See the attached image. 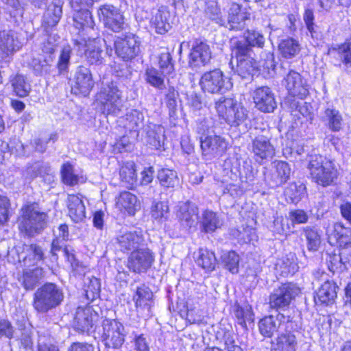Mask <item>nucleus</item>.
Instances as JSON below:
<instances>
[{"instance_id":"obj_1","label":"nucleus","mask_w":351,"mask_h":351,"mask_svg":"<svg viewBox=\"0 0 351 351\" xmlns=\"http://www.w3.org/2000/svg\"><path fill=\"white\" fill-rule=\"evenodd\" d=\"M62 289L55 283L46 282L34 293L32 306L38 313H47L60 306L64 300Z\"/></svg>"},{"instance_id":"obj_2","label":"nucleus","mask_w":351,"mask_h":351,"mask_svg":"<svg viewBox=\"0 0 351 351\" xmlns=\"http://www.w3.org/2000/svg\"><path fill=\"white\" fill-rule=\"evenodd\" d=\"M22 213L19 228L26 236L34 237L40 233L46 227L47 215L40 210L37 204L23 207Z\"/></svg>"},{"instance_id":"obj_3","label":"nucleus","mask_w":351,"mask_h":351,"mask_svg":"<svg viewBox=\"0 0 351 351\" xmlns=\"http://www.w3.org/2000/svg\"><path fill=\"white\" fill-rule=\"evenodd\" d=\"M308 169L312 180L322 186L330 185L338 176V170L334 162L322 156L312 157Z\"/></svg>"},{"instance_id":"obj_4","label":"nucleus","mask_w":351,"mask_h":351,"mask_svg":"<svg viewBox=\"0 0 351 351\" xmlns=\"http://www.w3.org/2000/svg\"><path fill=\"white\" fill-rule=\"evenodd\" d=\"M97 101L104 114L119 115L122 110L123 99L117 83L111 82L103 86L97 95Z\"/></svg>"},{"instance_id":"obj_5","label":"nucleus","mask_w":351,"mask_h":351,"mask_svg":"<svg viewBox=\"0 0 351 351\" xmlns=\"http://www.w3.org/2000/svg\"><path fill=\"white\" fill-rule=\"evenodd\" d=\"M215 109L219 116L232 126L241 125L247 117V110L232 98L221 97L215 102Z\"/></svg>"},{"instance_id":"obj_6","label":"nucleus","mask_w":351,"mask_h":351,"mask_svg":"<svg viewBox=\"0 0 351 351\" xmlns=\"http://www.w3.org/2000/svg\"><path fill=\"white\" fill-rule=\"evenodd\" d=\"M199 85L204 93L223 94L232 87L230 78L226 77L219 69L205 72L201 77Z\"/></svg>"},{"instance_id":"obj_7","label":"nucleus","mask_w":351,"mask_h":351,"mask_svg":"<svg viewBox=\"0 0 351 351\" xmlns=\"http://www.w3.org/2000/svg\"><path fill=\"white\" fill-rule=\"evenodd\" d=\"M141 44L139 37L132 33L117 36L114 42L115 53L123 61H131L140 54Z\"/></svg>"},{"instance_id":"obj_8","label":"nucleus","mask_w":351,"mask_h":351,"mask_svg":"<svg viewBox=\"0 0 351 351\" xmlns=\"http://www.w3.org/2000/svg\"><path fill=\"white\" fill-rule=\"evenodd\" d=\"M101 338L106 347L119 349L125 341L124 326L117 319H105L103 321Z\"/></svg>"},{"instance_id":"obj_9","label":"nucleus","mask_w":351,"mask_h":351,"mask_svg":"<svg viewBox=\"0 0 351 351\" xmlns=\"http://www.w3.org/2000/svg\"><path fill=\"white\" fill-rule=\"evenodd\" d=\"M300 289L291 283L282 284L274 289L269 297V307L276 311L285 310L299 293Z\"/></svg>"},{"instance_id":"obj_10","label":"nucleus","mask_w":351,"mask_h":351,"mask_svg":"<svg viewBox=\"0 0 351 351\" xmlns=\"http://www.w3.org/2000/svg\"><path fill=\"white\" fill-rule=\"evenodd\" d=\"M282 85L286 88L288 94L293 97L303 99L309 94V85L307 80L293 69H290L284 76Z\"/></svg>"},{"instance_id":"obj_11","label":"nucleus","mask_w":351,"mask_h":351,"mask_svg":"<svg viewBox=\"0 0 351 351\" xmlns=\"http://www.w3.org/2000/svg\"><path fill=\"white\" fill-rule=\"evenodd\" d=\"M97 15L104 26L114 32H120L125 29L124 16L118 8L110 4L102 5L97 10Z\"/></svg>"},{"instance_id":"obj_12","label":"nucleus","mask_w":351,"mask_h":351,"mask_svg":"<svg viewBox=\"0 0 351 351\" xmlns=\"http://www.w3.org/2000/svg\"><path fill=\"white\" fill-rule=\"evenodd\" d=\"M228 142L221 136L210 134L200 138V147L203 156L206 160L221 156L227 149Z\"/></svg>"},{"instance_id":"obj_13","label":"nucleus","mask_w":351,"mask_h":351,"mask_svg":"<svg viewBox=\"0 0 351 351\" xmlns=\"http://www.w3.org/2000/svg\"><path fill=\"white\" fill-rule=\"evenodd\" d=\"M154 261L153 252L147 247H138L128 258V267L134 273L146 272Z\"/></svg>"},{"instance_id":"obj_14","label":"nucleus","mask_w":351,"mask_h":351,"mask_svg":"<svg viewBox=\"0 0 351 351\" xmlns=\"http://www.w3.org/2000/svg\"><path fill=\"white\" fill-rule=\"evenodd\" d=\"M198 215L199 209L195 204L186 201L180 202L178 205L176 216L183 228L187 230H195L199 221Z\"/></svg>"},{"instance_id":"obj_15","label":"nucleus","mask_w":351,"mask_h":351,"mask_svg":"<svg viewBox=\"0 0 351 351\" xmlns=\"http://www.w3.org/2000/svg\"><path fill=\"white\" fill-rule=\"evenodd\" d=\"M212 58L210 46L202 41H196L193 45L189 55V66L197 71L207 65Z\"/></svg>"},{"instance_id":"obj_16","label":"nucleus","mask_w":351,"mask_h":351,"mask_svg":"<svg viewBox=\"0 0 351 351\" xmlns=\"http://www.w3.org/2000/svg\"><path fill=\"white\" fill-rule=\"evenodd\" d=\"M252 98L255 107L263 112H272L277 107L274 93L267 86L256 88L252 93Z\"/></svg>"},{"instance_id":"obj_17","label":"nucleus","mask_w":351,"mask_h":351,"mask_svg":"<svg viewBox=\"0 0 351 351\" xmlns=\"http://www.w3.org/2000/svg\"><path fill=\"white\" fill-rule=\"evenodd\" d=\"M252 152L259 162L271 159L275 155V148L270 142V138L264 134H257L252 139Z\"/></svg>"},{"instance_id":"obj_18","label":"nucleus","mask_w":351,"mask_h":351,"mask_svg":"<svg viewBox=\"0 0 351 351\" xmlns=\"http://www.w3.org/2000/svg\"><path fill=\"white\" fill-rule=\"evenodd\" d=\"M250 20V13L245 8L236 3H232L228 10V23L226 27L234 31L243 29L247 22Z\"/></svg>"},{"instance_id":"obj_19","label":"nucleus","mask_w":351,"mask_h":351,"mask_svg":"<svg viewBox=\"0 0 351 351\" xmlns=\"http://www.w3.org/2000/svg\"><path fill=\"white\" fill-rule=\"evenodd\" d=\"M93 86L94 82L89 69L85 66L78 67L75 75L74 84L72 85V92L75 95L82 94L86 96Z\"/></svg>"},{"instance_id":"obj_20","label":"nucleus","mask_w":351,"mask_h":351,"mask_svg":"<svg viewBox=\"0 0 351 351\" xmlns=\"http://www.w3.org/2000/svg\"><path fill=\"white\" fill-rule=\"evenodd\" d=\"M117 244L121 252L134 251L143 245L144 239L141 231L121 230L117 237Z\"/></svg>"},{"instance_id":"obj_21","label":"nucleus","mask_w":351,"mask_h":351,"mask_svg":"<svg viewBox=\"0 0 351 351\" xmlns=\"http://www.w3.org/2000/svg\"><path fill=\"white\" fill-rule=\"evenodd\" d=\"M22 47L16 34L12 30L0 32V58L5 59L12 56Z\"/></svg>"},{"instance_id":"obj_22","label":"nucleus","mask_w":351,"mask_h":351,"mask_svg":"<svg viewBox=\"0 0 351 351\" xmlns=\"http://www.w3.org/2000/svg\"><path fill=\"white\" fill-rule=\"evenodd\" d=\"M289 322H291V317L282 313H278L276 316H267L259 321V330L264 337H271L278 330L282 324Z\"/></svg>"},{"instance_id":"obj_23","label":"nucleus","mask_w":351,"mask_h":351,"mask_svg":"<svg viewBox=\"0 0 351 351\" xmlns=\"http://www.w3.org/2000/svg\"><path fill=\"white\" fill-rule=\"evenodd\" d=\"M97 318L96 313L90 306L78 307L73 321L74 328L80 332H88L93 326Z\"/></svg>"},{"instance_id":"obj_24","label":"nucleus","mask_w":351,"mask_h":351,"mask_svg":"<svg viewBox=\"0 0 351 351\" xmlns=\"http://www.w3.org/2000/svg\"><path fill=\"white\" fill-rule=\"evenodd\" d=\"M62 5L63 0H53L48 6L43 16L42 27L44 32H49L55 30L54 28L62 16Z\"/></svg>"},{"instance_id":"obj_25","label":"nucleus","mask_w":351,"mask_h":351,"mask_svg":"<svg viewBox=\"0 0 351 351\" xmlns=\"http://www.w3.org/2000/svg\"><path fill=\"white\" fill-rule=\"evenodd\" d=\"M100 39H94L87 44L84 40L79 41L74 40V45L78 46L79 50L81 47L85 51V56L87 60L91 64H101L104 62V58L102 56V50L100 47Z\"/></svg>"},{"instance_id":"obj_26","label":"nucleus","mask_w":351,"mask_h":351,"mask_svg":"<svg viewBox=\"0 0 351 351\" xmlns=\"http://www.w3.org/2000/svg\"><path fill=\"white\" fill-rule=\"evenodd\" d=\"M66 206L69 216L73 221L79 223L84 220L86 208L81 195H68Z\"/></svg>"},{"instance_id":"obj_27","label":"nucleus","mask_w":351,"mask_h":351,"mask_svg":"<svg viewBox=\"0 0 351 351\" xmlns=\"http://www.w3.org/2000/svg\"><path fill=\"white\" fill-rule=\"evenodd\" d=\"M116 206L120 211L129 215H134L141 208L140 201L137 197L129 191H123L119 194L117 198Z\"/></svg>"},{"instance_id":"obj_28","label":"nucleus","mask_w":351,"mask_h":351,"mask_svg":"<svg viewBox=\"0 0 351 351\" xmlns=\"http://www.w3.org/2000/svg\"><path fill=\"white\" fill-rule=\"evenodd\" d=\"M338 289L335 282L326 280L317 291L315 297V302L326 305L332 304L337 298Z\"/></svg>"},{"instance_id":"obj_29","label":"nucleus","mask_w":351,"mask_h":351,"mask_svg":"<svg viewBox=\"0 0 351 351\" xmlns=\"http://www.w3.org/2000/svg\"><path fill=\"white\" fill-rule=\"evenodd\" d=\"M171 14L166 7L162 6L153 14L151 24L156 32L160 34H164L171 27L170 23Z\"/></svg>"},{"instance_id":"obj_30","label":"nucleus","mask_w":351,"mask_h":351,"mask_svg":"<svg viewBox=\"0 0 351 351\" xmlns=\"http://www.w3.org/2000/svg\"><path fill=\"white\" fill-rule=\"evenodd\" d=\"M291 168L289 164L284 161H275L274 169L271 173L270 184L272 187H277L286 183L289 179Z\"/></svg>"},{"instance_id":"obj_31","label":"nucleus","mask_w":351,"mask_h":351,"mask_svg":"<svg viewBox=\"0 0 351 351\" xmlns=\"http://www.w3.org/2000/svg\"><path fill=\"white\" fill-rule=\"evenodd\" d=\"M43 277V270L41 267L24 269L18 280L21 285L27 291L33 290Z\"/></svg>"},{"instance_id":"obj_32","label":"nucleus","mask_w":351,"mask_h":351,"mask_svg":"<svg viewBox=\"0 0 351 351\" xmlns=\"http://www.w3.org/2000/svg\"><path fill=\"white\" fill-rule=\"evenodd\" d=\"M53 60L54 56L51 55L47 56L44 55L32 56L28 62V66L35 75H43L49 73Z\"/></svg>"},{"instance_id":"obj_33","label":"nucleus","mask_w":351,"mask_h":351,"mask_svg":"<svg viewBox=\"0 0 351 351\" xmlns=\"http://www.w3.org/2000/svg\"><path fill=\"white\" fill-rule=\"evenodd\" d=\"M152 298L153 293L149 287L145 285L138 287L134 297L137 310L146 311L149 315L153 304Z\"/></svg>"},{"instance_id":"obj_34","label":"nucleus","mask_w":351,"mask_h":351,"mask_svg":"<svg viewBox=\"0 0 351 351\" xmlns=\"http://www.w3.org/2000/svg\"><path fill=\"white\" fill-rule=\"evenodd\" d=\"M222 224L223 221L217 213L210 210L203 211L200 219L202 231L206 233L213 232L217 229L220 228Z\"/></svg>"},{"instance_id":"obj_35","label":"nucleus","mask_w":351,"mask_h":351,"mask_svg":"<svg viewBox=\"0 0 351 351\" xmlns=\"http://www.w3.org/2000/svg\"><path fill=\"white\" fill-rule=\"evenodd\" d=\"M297 346L295 335L291 332H287L282 333L276 339L271 351H296Z\"/></svg>"},{"instance_id":"obj_36","label":"nucleus","mask_w":351,"mask_h":351,"mask_svg":"<svg viewBox=\"0 0 351 351\" xmlns=\"http://www.w3.org/2000/svg\"><path fill=\"white\" fill-rule=\"evenodd\" d=\"M335 239L340 247L346 246L351 243V228L345 227L341 223L334 224L333 230L329 239Z\"/></svg>"},{"instance_id":"obj_37","label":"nucleus","mask_w":351,"mask_h":351,"mask_svg":"<svg viewBox=\"0 0 351 351\" xmlns=\"http://www.w3.org/2000/svg\"><path fill=\"white\" fill-rule=\"evenodd\" d=\"M322 120L332 131L341 130L343 119L340 112L333 107H328L322 115Z\"/></svg>"},{"instance_id":"obj_38","label":"nucleus","mask_w":351,"mask_h":351,"mask_svg":"<svg viewBox=\"0 0 351 351\" xmlns=\"http://www.w3.org/2000/svg\"><path fill=\"white\" fill-rule=\"evenodd\" d=\"M280 55L287 59L293 58L300 51L299 42L293 38H287L280 40L278 44Z\"/></svg>"},{"instance_id":"obj_39","label":"nucleus","mask_w":351,"mask_h":351,"mask_svg":"<svg viewBox=\"0 0 351 351\" xmlns=\"http://www.w3.org/2000/svg\"><path fill=\"white\" fill-rule=\"evenodd\" d=\"M165 128L159 125L149 127L147 131V143L155 149H159L164 144Z\"/></svg>"},{"instance_id":"obj_40","label":"nucleus","mask_w":351,"mask_h":351,"mask_svg":"<svg viewBox=\"0 0 351 351\" xmlns=\"http://www.w3.org/2000/svg\"><path fill=\"white\" fill-rule=\"evenodd\" d=\"M237 60L235 72L242 78L246 79L252 76L257 69V63L254 58L239 59Z\"/></svg>"},{"instance_id":"obj_41","label":"nucleus","mask_w":351,"mask_h":351,"mask_svg":"<svg viewBox=\"0 0 351 351\" xmlns=\"http://www.w3.org/2000/svg\"><path fill=\"white\" fill-rule=\"evenodd\" d=\"M196 263L206 271H212L215 269L217 259L213 252L200 248L196 257Z\"/></svg>"},{"instance_id":"obj_42","label":"nucleus","mask_w":351,"mask_h":351,"mask_svg":"<svg viewBox=\"0 0 351 351\" xmlns=\"http://www.w3.org/2000/svg\"><path fill=\"white\" fill-rule=\"evenodd\" d=\"M74 26L77 29H81L85 27L93 28L95 23L88 9L81 8L79 10H74Z\"/></svg>"},{"instance_id":"obj_43","label":"nucleus","mask_w":351,"mask_h":351,"mask_svg":"<svg viewBox=\"0 0 351 351\" xmlns=\"http://www.w3.org/2000/svg\"><path fill=\"white\" fill-rule=\"evenodd\" d=\"M55 30L49 31V32H45V34L42 36V40L40 43V48L43 53L53 56V53L56 50L58 45L60 37Z\"/></svg>"},{"instance_id":"obj_44","label":"nucleus","mask_w":351,"mask_h":351,"mask_svg":"<svg viewBox=\"0 0 351 351\" xmlns=\"http://www.w3.org/2000/svg\"><path fill=\"white\" fill-rule=\"evenodd\" d=\"M157 178L165 188H174L178 185L179 179L177 173L169 169H161L158 171Z\"/></svg>"},{"instance_id":"obj_45","label":"nucleus","mask_w":351,"mask_h":351,"mask_svg":"<svg viewBox=\"0 0 351 351\" xmlns=\"http://www.w3.org/2000/svg\"><path fill=\"white\" fill-rule=\"evenodd\" d=\"M329 53H337L344 65L351 67V40L330 48Z\"/></svg>"},{"instance_id":"obj_46","label":"nucleus","mask_w":351,"mask_h":351,"mask_svg":"<svg viewBox=\"0 0 351 351\" xmlns=\"http://www.w3.org/2000/svg\"><path fill=\"white\" fill-rule=\"evenodd\" d=\"M119 175L121 180L128 185H134L137 180L135 164L133 161H128L120 168Z\"/></svg>"},{"instance_id":"obj_47","label":"nucleus","mask_w":351,"mask_h":351,"mask_svg":"<svg viewBox=\"0 0 351 351\" xmlns=\"http://www.w3.org/2000/svg\"><path fill=\"white\" fill-rule=\"evenodd\" d=\"M10 82L14 91L19 97H24L28 95L31 86L24 75L16 74L12 77Z\"/></svg>"},{"instance_id":"obj_48","label":"nucleus","mask_w":351,"mask_h":351,"mask_svg":"<svg viewBox=\"0 0 351 351\" xmlns=\"http://www.w3.org/2000/svg\"><path fill=\"white\" fill-rule=\"evenodd\" d=\"M165 75H166L165 73L155 68H149L145 71V80L154 88L162 89L165 88Z\"/></svg>"},{"instance_id":"obj_49","label":"nucleus","mask_w":351,"mask_h":351,"mask_svg":"<svg viewBox=\"0 0 351 351\" xmlns=\"http://www.w3.org/2000/svg\"><path fill=\"white\" fill-rule=\"evenodd\" d=\"M143 119L142 112L137 110H132L126 114L125 127L130 130H137L143 125Z\"/></svg>"},{"instance_id":"obj_50","label":"nucleus","mask_w":351,"mask_h":351,"mask_svg":"<svg viewBox=\"0 0 351 351\" xmlns=\"http://www.w3.org/2000/svg\"><path fill=\"white\" fill-rule=\"evenodd\" d=\"M221 260L224 267L232 274L239 271V256L235 252H228L221 256Z\"/></svg>"},{"instance_id":"obj_51","label":"nucleus","mask_w":351,"mask_h":351,"mask_svg":"<svg viewBox=\"0 0 351 351\" xmlns=\"http://www.w3.org/2000/svg\"><path fill=\"white\" fill-rule=\"evenodd\" d=\"M304 235L307 241L308 250L317 251L321 243L320 235L317 230L307 227L304 229Z\"/></svg>"},{"instance_id":"obj_52","label":"nucleus","mask_w":351,"mask_h":351,"mask_svg":"<svg viewBox=\"0 0 351 351\" xmlns=\"http://www.w3.org/2000/svg\"><path fill=\"white\" fill-rule=\"evenodd\" d=\"M250 51L251 47L245 40H236L233 43L232 54L236 60L251 57L250 55Z\"/></svg>"},{"instance_id":"obj_53","label":"nucleus","mask_w":351,"mask_h":351,"mask_svg":"<svg viewBox=\"0 0 351 351\" xmlns=\"http://www.w3.org/2000/svg\"><path fill=\"white\" fill-rule=\"evenodd\" d=\"M86 282V295L88 300H94L99 296L101 291L100 280L95 278L92 277L87 278Z\"/></svg>"},{"instance_id":"obj_54","label":"nucleus","mask_w":351,"mask_h":351,"mask_svg":"<svg viewBox=\"0 0 351 351\" xmlns=\"http://www.w3.org/2000/svg\"><path fill=\"white\" fill-rule=\"evenodd\" d=\"M72 49L70 46L64 47L60 53L57 63V68L60 74L66 73L70 65L71 55Z\"/></svg>"},{"instance_id":"obj_55","label":"nucleus","mask_w":351,"mask_h":351,"mask_svg":"<svg viewBox=\"0 0 351 351\" xmlns=\"http://www.w3.org/2000/svg\"><path fill=\"white\" fill-rule=\"evenodd\" d=\"M61 175L63 182L67 185L74 186L78 182V177L74 174L73 167L69 162L62 165Z\"/></svg>"},{"instance_id":"obj_56","label":"nucleus","mask_w":351,"mask_h":351,"mask_svg":"<svg viewBox=\"0 0 351 351\" xmlns=\"http://www.w3.org/2000/svg\"><path fill=\"white\" fill-rule=\"evenodd\" d=\"M3 2L6 4L10 10H9L10 15L18 21L21 19L23 16V0H2Z\"/></svg>"},{"instance_id":"obj_57","label":"nucleus","mask_w":351,"mask_h":351,"mask_svg":"<svg viewBox=\"0 0 351 351\" xmlns=\"http://www.w3.org/2000/svg\"><path fill=\"white\" fill-rule=\"evenodd\" d=\"M152 217L156 220L167 219L169 213V206L165 202H154L151 209Z\"/></svg>"},{"instance_id":"obj_58","label":"nucleus","mask_w":351,"mask_h":351,"mask_svg":"<svg viewBox=\"0 0 351 351\" xmlns=\"http://www.w3.org/2000/svg\"><path fill=\"white\" fill-rule=\"evenodd\" d=\"M234 315L238 320V323L243 326L247 321L253 320V313L249 306L244 307L237 306L234 310Z\"/></svg>"},{"instance_id":"obj_59","label":"nucleus","mask_w":351,"mask_h":351,"mask_svg":"<svg viewBox=\"0 0 351 351\" xmlns=\"http://www.w3.org/2000/svg\"><path fill=\"white\" fill-rule=\"evenodd\" d=\"M245 41L248 45L262 48L264 46L265 38L258 32L248 30L245 34Z\"/></svg>"},{"instance_id":"obj_60","label":"nucleus","mask_w":351,"mask_h":351,"mask_svg":"<svg viewBox=\"0 0 351 351\" xmlns=\"http://www.w3.org/2000/svg\"><path fill=\"white\" fill-rule=\"evenodd\" d=\"M178 95V92L173 88H170L168 93L166 95L167 106L169 108V114L170 117L175 119L177 117V100L176 98Z\"/></svg>"},{"instance_id":"obj_61","label":"nucleus","mask_w":351,"mask_h":351,"mask_svg":"<svg viewBox=\"0 0 351 351\" xmlns=\"http://www.w3.org/2000/svg\"><path fill=\"white\" fill-rule=\"evenodd\" d=\"M6 147L12 154L17 156H25L29 154L25 150L24 145L19 139L11 140L9 143L6 144Z\"/></svg>"},{"instance_id":"obj_62","label":"nucleus","mask_w":351,"mask_h":351,"mask_svg":"<svg viewBox=\"0 0 351 351\" xmlns=\"http://www.w3.org/2000/svg\"><path fill=\"white\" fill-rule=\"evenodd\" d=\"M159 65L162 72L167 75L171 74L174 71L171 56L169 52L162 53L159 57Z\"/></svg>"},{"instance_id":"obj_63","label":"nucleus","mask_w":351,"mask_h":351,"mask_svg":"<svg viewBox=\"0 0 351 351\" xmlns=\"http://www.w3.org/2000/svg\"><path fill=\"white\" fill-rule=\"evenodd\" d=\"M305 187L303 184L297 186L295 183H291L286 189V194L289 195L293 202H297L300 199V195L304 191Z\"/></svg>"},{"instance_id":"obj_64","label":"nucleus","mask_w":351,"mask_h":351,"mask_svg":"<svg viewBox=\"0 0 351 351\" xmlns=\"http://www.w3.org/2000/svg\"><path fill=\"white\" fill-rule=\"evenodd\" d=\"M132 342L136 351H149V343L143 334H135Z\"/></svg>"}]
</instances>
